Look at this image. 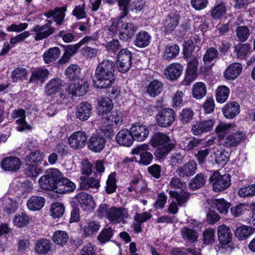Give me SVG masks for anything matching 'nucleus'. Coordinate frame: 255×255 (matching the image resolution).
<instances>
[{"label": "nucleus", "instance_id": "nucleus-1", "mask_svg": "<svg viewBox=\"0 0 255 255\" xmlns=\"http://www.w3.org/2000/svg\"><path fill=\"white\" fill-rule=\"evenodd\" d=\"M115 63L110 60H104L100 62L95 71L93 79L94 86L99 89L110 88L116 80Z\"/></svg>", "mask_w": 255, "mask_h": 255}, {"label": "nucleus", "instance_id": "nucleus-2", "mask_svg": "<svg viewBox=\"0 0 255 255\" xmlns=\"http://www.w3.org/2000/svg\"><path fill=\"white\" fill-rule=\"evenodd\" d=\"M231 175L229 174L221 175L215 171L209 178V183L215 192H221L227 189L231 185Z\"/></svg>", "mask_w": 255, "mask_h": 255}, {"label": "nucleus", "instance_id": "nucleus-3", "mask_svg": "<svg viewBox=\"0 0 255 255\" xmlns=\"http://www.w3.org/2000/svg\"><path fill=\"white\" fill-rule=\"evenodd\" d=\"M220 144L226 148L235 147L243 142L246 138V133L241 131L230 133L226 136H218Z\"/></svg>", "mask_w": 255, "mask_h": 255}, {"label": "nucleus", "instance_id": "nucleus-4", "mask_svg": "<svg viewBox=\"0 0 255 255\" xmlns=\"http://www.w3.org/2000/svg\"><path fill=\"white\" fill-rule=\"evenodd\" d=\"M59 177V170L52 168L47 170L44 175L39 179L38 182L41 188L46 190L54 191L56 182Z\"/></svg>", "mask_w": 255, "mask_h": 255}, {"label": "nucleus", "instance_id": "nucleus-5", "mask_svg": "<svg viewBox=\"0 0 255 255\" xmlns=\"http://www.w3.org/2000/svg\"><path fill=\"white\" fill-rule=\"evenodd\" d=\"M99 120H101L102 123L105 125L102 130L104 132L107 130L109 134H113L112 127L115 126L117 128L122 123L121 116L116 111L110 112L106 116L102 117Z\"/></svg>", "mask_w": 255, "mask_h": 255}, {"label": "nucleus", "instance_id": "nucleus-6", "mask_svg": "<svg viewBox=\"0 0 255 255\" xmlns=\"http://www.w3.org/2000/svg\"><path fill=\"white\" fill-rule=\"evenodd\" d=\"M129 217L128 210L123 207H112L109 208L107 219L110 223L114 224L122 223L125 224L126 220Z\"/></svg>", "mask_w": 255, "mask_h": 255}, {"label": "nucleus", "instance_id": "nucleus-7", "mask_svg": "<svg viewBox=\"0 0 255 255\" xmlns=\"http://www.w3.org/2000/svg\"><path fill=\"white\" fill-rule=\"evenodd\" d=\"M176 114L170 108H165L159 111L156 116L157 125L162 128L170 127L175 120Z\"/></svg>", "mask_w": 255, "mask_h": 255}, {"label": "nucleus", "instance_id": "nucleus-8", "mask_svg": "<svg viewBox=\"0 0 255 255\" xmlns=\"http://www.w3.org/2000/svg\"><path fill=\"white\" fill-rule=\"evenodd\" d=\"M45 22L43 25L37 24L32 29L31 31L35 34L34 39L36 41L47 38L55 32V28L52 26V20H46Z\"/></svg>", "mask_w": 255, "mask_h": 255}, {"label": "nucleus", "instance_id": "nucleus-9", "mask_svg": "<svg viewBox=\"0 0 255 255\" xmlns=\"http://www.w3.org/2000/svg\"><path fill=\"white\" fill-rule=\"evenodd\" d=\"M58 178L56 182L54 192L59 194H65L73 192L75 189V184L67 178L63 177L60 171Z\"/></svg>", "mask_w": 255, "mask_h": 255}, {"label": "nucleus", "instance_id": "nucleus-10", "mask_svg": "<svg viewBox=\"0 0 255 255\" xmlns=\"http://www.w3.org/2000/svg\"><path fill=\"white\" fill-rule=\"evenodd\" d=\"M87 134L83 131H77L68 138V144L74 149H80L83 148L87 143Z\"/></svg>", "mask_w": 255, "mask_h": 255}, {"label": "nucleus", "instance_id": "nucleus-11", "mask_svg": "<svg viewBox=\"0 0 255 255\" xmlns=\"http://www.w3.org/2000/svg\"><path fill=\"white\" fill-rule=\"evenodd\" d=\"M215 125L213 119L196 121L192 126L191 131L193 135L197 136L211 131Z\"/></svg>", "mask_w": 255, "mask_h": 255}, {"label": "nucleus", "instance_id": "nucleus-12", "mask_svg": "<svg viewBox=\"0 0 255 255\" xmlns=\"http://www.w3.org/2000/svg\"><path fill=\"white\" fill-rule=\"evenodd\" d=\"M149 146L146 144H143L137 146L132 150V153L134 154H139L140 158L138 163L143 165H148L150 164L153 160V156L151 153L147 151Z\"/></svg>", "mask_w": 255, "mask_h": 255}, {"label": "nucleus", "instance_id": "nucleus-13", "mask_svg": "<svg viewBox=\"0 0 255 255\" xmlns=\"http://www.w3.org/2000/svg\"><path fill=\"white\" fill-rule=\"evenodd\" d=\"M88 89L87 82L82 79H78L71 82L68 87V91L70 94L76 96L85 95Z\"/></svg>", "mask_w": 255, "mask_h": 255}, {"label": "nucleus", "instance_id": "nucleus-14", "mask_svg": "<svg viewBox=\"0 0 255 255\" xmlns=\"http://www.w3.org/2000/svg\"><path fill=\"white\" fill-rule=\"evenodd\" d=\"M106 143L105 138L99 134H93L87 141L88 148L96 153L101 152Z\"/></svg>", "mask_w": 255, "mask_h": 255}, {"label": "nucleus", "instance_id": "nucleus-15", "mask_svg": "<svg viewBox=\"0 0 255 255\" xmlns=\"http://www.w3.org/2000/svg\"><path fill=\"white\" fill-rule=\"evenodd\" d=\"M101 175L95 172L93 174L87 176H82L80 177V183L84 188L98 189L100 186Z\"/></svg>", "mask_w": 255, "mask_h": 255}, {"label": "nucleus", "instance_id": "nucleus-16", "mask_svg": "<svg viewBox=\"0 0 255 255\" xmlns=\"http://www.w3.org/2000/svg\"><path fill=\"white\" fill-rule=\"evenodd\" d=\"M75 199L84 210L90 211L94 208V201L90 195L85 192H80L75 196Z\"/></svg>", "mask_w": 255, "mask_h": 255}, {"label": "nucleus", "instance_id": "nucleus-17", "mask_svg": "<svg viewBox=\"0 0 255 255\" xmlns=\"http://www.w3.org/2000/svg\"><path fill=\"white\" fill-rule=\"evenodd\" d=\"M133 140L142 141L149 134L148 128L145 126L139 124L133 125L130 128Z\"/></svg>", "mask_w": 255, "mask_h": 255}, {"label": "nucleus", "instance_id": "nucleus-18", "mask_svg": "<svg viewBox=\"0 0 255 255\" xmlns=\"http://www.w3.org/2000/svg\"><path fill=\"white\" fill-rule=\"evenodd\" d=\"M197 164L194 160H190L184 165L179 166L176 170L177 174L180 177H189L193 175L196 171Z\"/></svg>", "mask_w": 255, "mask_h": 255}, {"label": "nucleus", "instance_id": "nucleus-19", "mask_svg": "<svg viewBox=\"0 0 255 255\" xmlns=\"http://www.w3.org/2000/svg\"><path fill=\"white\" fill-rule=\"evenodd\" d=\"M137 29V26L131 22L122 23L120 30V38L123 40H128L131 38Z\"/></svg>", "mask_w": 255, "mask_h": 255}, {"label": "nucleus", "instance_id": "nucleus-20", "mask_svg": "<svg viewBox=\"0 0 255 255\" xmlns=\"http://www.w3.org/2000/svg\"><path fill=\"white\" fill-rule=\"evenodd\" d=\"M133 138L130 130L123 129L116 135V141L120 145L130 147L133 142Z\"/></svg>", "mask_w": 255, "mask_h": 255}, {"label": "nucleus", "instance_id": "nucleus-21", "mask_svg": "<svg viewBox=\"0 0 255 255\" xmlns=\"http://www.w3.org/2000/svg\"><path fill=\"white\" fill-rule=\"evenodd\" d=\"M113 107L112 101L108 97H102L98 101L97 113L98 118L106 116L111 112Z\"/></svg>", "mask_w": 255, "mask_h": 255}, {"label": "nucleus", "instance_id": "nucleus-22", "mask_svg": "<svg viewBox=\"0 0 255 255\" xmlns=\"http://www.w3.org/2000/svg\"><path fill=\"white\" fill-rule=\"evenodd\" d=\"M21 165L19 158L14 156L6 157L1 162V168L5 171H15L18 170Z\"/></svg>", "mask_w": 255, "mask_h": 255}, {"label": "nucleus", "instance_id": "nucleus-23", "mask_svg": "<svg viewBox=\"0 0 255 255\" xmlns=\"http://www.w3.org/2000/svg\"><path fill=\"white\" fill-rule=\"evenodd\" d=\"M167 143H172L170 137L167 133L159 131L153 134L149 140V143L153 147L165 145Z\"/></svg>", "mask_w": 255, "mask_h": 255}, {"label": "nucleus", "instance_id": "nucleus-24", "mask_svg": "<svg viewBox=\"0 0 255 255\" xmlns=\"http://www.w3.org/2000/svg\"><path fill=\"white\" fill-rule=\"evenodd\" d=\"M182 71L183 67L180 64L174 63L166 68L164 74L167 79L175 80L180 76Z\"/></svg>", "mask_w": 255, "mask_h": 255}, {"label": "nucleus", "instance_id": "nucleus-25", "mask_svg": "<svg viewBox=\"0 0 255 255\" xmlns=\"http://www.w3.org/2000/svg\"><path fill=\"white\" fill-rule=\"evenodd\" d=\"M92 105L88 102L81 103L77 107L76 117L82 121L87 120L91 115Z\"/></svg>", "mask_w": 255, "mask_h": 255}, {"label": "nucleus", "instance_id": "nucleus-26", "mask_svg": "<svg viewBox=\"0 0 255 255\" xmlns=\"http://www.w3.org/2000/svg\"><path fill=\"white\" fill-rule=\"evenodd\" d=\"M217 234L220 244L226 245L232 242L233 235L230 229L226 225L219 226Z\"/></svg>", "mask_w": 255, "mask_h": 255}, {"label": "nucleus", "instance_id": "nucleus-27", "mask_svg": "<svg viewBox=\"0 0 255 255\" xmlns=\"http://www.w3.org/2000/svg\"><path fill=\"white\" fill-rule=\"evenodd\" d=\"M180 15L177 12H171L166 17L164 23L165 31L171 32L176 27L179 23Z\"/></svg>", "mask_w": 255, "mask_h": 255}, {"label": "nucleus", "instance_id": "nucleus-28", "mask_svg": "<svg viewBox=\"0 0 255 255\" xmlns=\"http://www.w3.org/2000/svg\"><path fill=\"white\" fill-rule=\"evenodd\" d=\"M242 70V66L239 63L231 64L226 69L224 73L225 79L229 80H233L238 77Z\"/></svg>", "mask_w": 255, "mask_h": 255}, {"label": "nucleus", "instance_id": "nucleus-29", "mask_svg": "<svg viewBox=\"0 0 255 255\" xmlns=\"http://www.w3.org/2000/svg\"><path fill=\"white\" fill-rule=\"evenodd\" d=\"M222 111L226 118L232 119L239 114L240 106L236 102H229L223 108Z\"/></svg>", "mask_w": 255, "mask_h": 255}, {"label": "nucleus", "instance_id": "nucleus-30", "mask_svg": "<svg viewBox=\"0 0 255 255\" xmlns=\"http://www.w3.org/2000/svg\"><path fill=\"white\" fill-rule=\"evenodd\" d=\"M100 227V223L98 221H89L83 227V235L85 237L95 235L99 231Z\"/></svg>", "mask_w": 255, "mask_h": 255}, {"label": "nucleus", "instance_id": "nucleus-31", "mask_svg": "<svg viewBox=\"0 0 255 255\" xmlns=\"http://www.w3.org/2000/svg\"><path fill=\"white\" fill-rule=\"evenodd\" d=\"M62 82L59 78L50 80L45 85V93L47 96L55 94L60 91L62 87Z\"/></svg>", "mask_w": 255, "mask_h": 255}, {"label": "nucleus", "instance_id": "nucleus-32", "mask_svg": "<svg viewBox=\"0 0 255 255\" xmlns=\"http://www.w3.org/2000/svg\"><path fill=\"white\" fill-rule=\"evenodd\" d=\"M163 84L157 80L150 81L146 87V92L152 97L159 95L163 91Z\"/></svg>", "mask_w": 255, "mask_h": 255}, {"label": "nucleus", "instance_id": "nucleus-33", "mask_svg": "<svg viewBox=\"0 0 255 255\" xmlns=\"http://www.w3.org/2000/svg\"><path fill=\"white\" fill-rule=\"evenodd\" d=\"M49 74L48 70L45 68H39L36 70L32 72L31 77L29 79V83H34L42 84L45 78L47 77Z\"/></svg>", "mask_w": 255, "mask_h": 255}, {"label": "nucleus", "instance_id": "nucleus-34", "mask_svg": "<svg viewBox=\"0 0 255 255\" xmlns=\"http://www.w3.org/2000/svg\"><path fill=\"white\" fill-rule=\"evenodd\" d=\"M51 249V243L49 240L41 239L37 241L34 249L38 255H46Z\"/></svg>", "mask_w": 255, "mask_h": 255}, {"label": "nucleus", "instance_id": "nucleus-35", "mask_svg": "<svg viewBox=\"0 0 255 255\" xmlns=\"http://www.w3.org/2000/svg\"><path fill=\"white\" fill-rule=\"evenodd\" d=\"M203 139L194 136L186 138L183 142V149L187 152L196 150L202 144Z\"/></svg>", "mask_w": 255, "mask_h": 255}, {"label": "nucleus", "instance_id": "nucleus-36", "mask_svg": "<svg viewBox=\"0 0 255 255\" xmlns=\"http://www.w3.org/2000/svg\"><path fill=\"white\" fill-rule=\"evenodd\" d=\"M45 201V199L42 197L33 196L28 200L27 206L30 210H39L43 207Z\"/></svg>", "mask_w": 255, "mask_h": 255}, {"label": "nucleus", "instance_id": "nucleus-37", "mask_svg": "<svg viewBox=\"0 0 255 255\" xmlns=\"http://www.w3.org/2000/svg\"><path fill=\"white\" fill-rule=\"evenodd\" d=\"M81 43H78L76 44L68 45L65 48V52L62 57L59 60V62L61 64H65L67 62L69 59L75 53L78 49L81 47Z\"/></svg>", "mask_w": 255, "mask_h": 255}, {"label": "nucleus", "instance_id": "nucleus-38", "mask_svg": "<svg viewBox=\"0 0 255 255\" xmlns=\"http://www.w3.org/2000/svg\"><path fill=\"white\" fill-rule=\"evenodd\" d=\"M206 180L207 177L204 174L198 173L191 179L189 184V187L192 190L198 189L205 184Z\"/></svg>", "mask_w": 255, "mask_h": 255}, {"label": "nucleus", "instance_id": "nucleus-39", "mask_svg": "<svg viewBox=\"0 0 255 255\" xmlns=\"http://www.w3.org/2000/svg\"><path fill=\"white\" fill-rule=\"evenodd\" d=\"M219 52L215 48L210 47L208 48L203 56V60L204 63L209 68H211L214 65L213 61L217 58Z\"/></svg>", "mask_w": 255, "mask_h": 255}, {"label": "nucleus", "instance_id": "nucleus-40", "mask_svg": "<svg viewBox=\"0 0 255 255\" xmlns=\"http://www.w3.org/2000/svg\"><path fill=\"white\" fill-rule=\"evenodd\" d=\"M150 40V35L146 31H141L136 35L134 43L137 47H145L149 45Z\"/></svg>", "mask_w": 255, "mask_h": 255}, {"label": "nucleus", "instance_id": "nucleus-41", "mask_svg": "<svg viewBox=\"0 0 255 255\" xmlns=\"http://www.w3.org/2000/svg\"><path fill=\"white\" fill-rule=\"evenodd\" d=\"M60 53L61 51L59 48L56 47L51 48L44 53L43 58L46 63H50L58 59Z\"/></svg>", "mask_w": 255, "mask_h": 255}, {"label": "nucleus", "instance_id": "nucleus-42", "mask_svg": "<svg viewBox=\"0 0 255 255\" xmlns=\"http://www.w3.org/2000/svg\"><path fill=\"white\" fill-rule=\"evenodd\" d=\"M169 194L172 198H174L179 206L184 205L187 202L190 197V193L187 191H181L177 192L175 191L170 190Z\"/></svg>", "mask_w": 255, "mask_h": 255}, {"label": "nucleus", "instance_id": "nucleus-43", "mask_svg": "<svg viewBox=\"0 0 255 255\" xmlns=\"http://www.w3.org/2000/svg\"><path fill=\"white\" fill-rule=\"evenodd\" d=\"M187 58V72L188 75L192 77H194L196 75L199 65L198 58L197 56L192 55L186 57Z\"/></svg>", "mask_w": 255, "mask_h": 255}, {"label": "nucleus", "instance_id": "nucleus-44", "mask_svg": "<svg viewBox=\"0 0 255 255\" xmlns=\"http://www.w3.org/2000/svg\"><path fill=\"white\" fill-rule=\"evenodd\" d=\"M161 146V147L157 148L154 152L155 156L158 159L165 158L175 147V144L173 143H167Z\"/></svg>", "mask_w": 255, "mask_h": 255}, {"label": "nucleus", "instance_id": "nucleus-45", "mask_svg": "<svg viewBox=\"0 0 255 255\" xmlns=\"http://www.w3.org/2000/svg\"><path fill=\"white\" fill-rule=\"evenodd\" d=\"M253 233V230L250 227L243 225L238 227L235 231V236L240 240L247 239Z\"/></svg>", "mask_w": 255, "mask_h": 255}, {"label": "nucleus", "instance_id": "nucleus-46", "mask_svg": "<svg viewBox=\"0 0 255 255\" xmlns=\"http://www.w3.org/2000/svg\"><path fill=\"white\" fill-rule=\"evenodd\" d=\"M227 7L224 2L215 5L211 10V15L214 19H219L222 17L227 12Z\"/></svg>", "mask_w": 255, "mask_h": 255}, {"label": "nucleus", "instance_id": "nucleus-47", "mask_svg": "<svg viewBox=\"0 0 255 255\" xmlns=\"http://www.w3.org/2000/svg\"><path fill=\"white\" fill-rule=\"evenodd\" d=\"M181 235L184 240L191 243L197 241L198 237V233L195 230L188 227H184L181 229Z\"/></svg>", "mask_w": 255, "mask_h": 255}, {"label": "nucleus", "instance_id": "nucleus-48", "mask_svg": "<svg viewBox=\"0 0 255 255\" xmlns=\"http://www.w3.org/2000/svg\"><path fill=\"white\" fill-rule=\"evenodd\" d=\"M207 90L205 84L202 82L195 83L192 88L193 97L196 99L203 98L206 94Z\"/></svg>", "mask_w": 255, "mask_h": 255}, {"label": "nucleus", "instance_id": "nucleus-49", "mask_svg": "<svg viewBox=\"0 0 255 255\" xmlns=\"http://www.w3.org/2000/svg\"><path fill=\"white\" fill-rule=\"evenodd\" d=\"M230 94L229 89L225 86H220L216 90V99L218 103H224L228 99Z\"/></svg>", "mask_w": 255, "mask_h": 255}, {"label": "nucleus", "instance_id": "nucleus-50", "mask_svg": "<svg viewBox=\"0 0 255 255\" xmlns=\"http://www.w3.org/2000/svg\"><path fill=\"white\" fill-rule=\"evenodd\" d=\"M180 48L178 45H167L164 50V54L163 55L164 59L168 60H171L175 58L179 54Z\"/></svg>", "mask_w": 255, "mask_h": 255}, {"label": "nucleus", "instance_id": "nucleus-51", "mask_svg": "<svg viewBox=\"0 0 255 255\" xmlns=\"http://www.w3.org/2000/svg\"><path fill=\"white\" fill-rule=\"evenodd\" d=\"M44 156V154L39 151L31 152L25 158V162L27 164H33L34 165L41 163Z\"/></svg>", "mask_w": 255, "mask_h": 255}, {"label": "nucleus", "instance_id": "nucleus-52", "mask_svg": "<svg viewBox=\"0 0 255 255\" xmlns=\"http://www.w3.org/2000/svg\"><path fill=\"white\" fill-rule=\"evenodd\" d=\"M66 11L67 6L62 7H56L53 9V20L56 22V25H62L65 16V12Z\"/></svg>", "mask_w": 255, "mask_h": 255}, {"label": "nucleus", "instance_id": "nucleus-53", "mask_svg": "<svg viewBox=\"0 0 255 255\" xmlns=\"http://www.w3.org/2000/svg\"><path fill=\"white\" fill-rule=\"evenodd\" d=\"M235 52H236V56L238 59H243L249 52L251 49V45L249 43L242 44L238 43L234 46Z\"/></svg>", "mask_w": 255, "mask_h": 255}, {"label": "nucleus", "instance_id": "nucleus-54", "mask_svg": "<svg viewBox=\"0 0 255 255\" xmlns=\"http://www.w3.org/2000/svg\"><path fill=\"white\" fill-rule=\"evenodd\" d=\"M81 73V68L77 64L70 65L66 70L65 74L70 80H78Z\"/></svg>", "mask_w": 255, "mask_h": 255}, {"label": "nucleus", "instance_id": "nucleus-55", "mask_svg": "<svg viewBox=\"0 0 255 255\" xmlns=\"http://www.w3.org/2000/svg\"><path fill=\"white\" fill-rule=\"evenodd\" d=\"M69 239V236L65 231H57L52 236L53 241L57 245L63 246L66 244Z\"/></svg>", "mask_w": 255, "mask_h": 255}, {"label": "nucleus", "instance_id": "nucleus-56", "mask_svg": "<svg viewBox=\"0 0 255 255\" xmlns=\"http://www.w3.org/2000/svg\"><path fill=\"white\" fill-rule=\"evenodd\" d=\"M214 207L222 214H227L231 206V203L224 199H215L213 202Z\"/></svg>", "mask_w": 255, "mask_h": 255}, {"label": "nucleus", "instance_id": "nucleus-57", "mask_svg": "<svg viewBox=\"0 0 255 255\" xmlns=\"http://www.w3.org/2000/svg\"><path fill=\"white\" fill-rule=\"evenodd\" d=\"M0 204L7 213H10L14 211L15 202L6 196L0 199Z\"/></svg>", "mask_w": 255, "mask_h": 255}, {"label": "nucleus", "instance_id": "nucleus-58", "mask_svg": "<svg viewBox=\"0 0 255 255\" xmlns=\"http://www.w3.org/2000/svg\"><path fill=\"white\" fill-rule=\"evenodd\" d=\"M28 75L27 70L24 68L19 67L14 69L11 74V78L13 82H17L25 79Z\"/></svg>", "mask_w": 255, "mask_h": 255}, {"label": "nucleus", "instance_id": "nucleus-59", "mask_svg": "<svg viewBox=\"0 0 255 255\" xmlns=\"http://www.w3.org/2000/svg\"><path fill=\"white\" fill-rule=\"evenodd\" d=\"M29 222V218L26 214L21 213L14 216L13 222L14 225L19 227H23L28 225Z\"/></svg>", "mask_w": 255, "mask_h": 255}, {"label": "nucleus", "instance_id": "nucleus-60", "mask_svg": "<svg viewBox=\"0 0 255 255\" xmlns=\"http://www.w3.org/2000/svg\"><path fill=\"white\" fill-rule=\"evenodd\" d=\"M236 126L234 124H227L225 123H220L216 127L215 131L217 133L222 135V133L231 132L235 130Z\"/></svg>", "mask_w": 255, "mask_h": 255}, {"label": "nucleus", "instance_id": "nucleus-61", "mask_svg": "<svg viewBox=\"0 0 255 255\" xmlns=\"http://www.w3.org/2000/svg\"><path fill=\"white\" fill-rule=\"evenodd\" d=\"M65 211L64 207L60 203L51 205L50 211L51 216L54 218H59L63 216Z\"/></svg>", "mask_w": 255, "mask_h": 255}, {"label": "nucleus", "instance_id": "nucleus-62", "mask_svg": "<svg viewBox=\"0 0 255 255\" xmlns=\"http://www.w3.org/2000/svg\"><path fill=\"white\" fill-rule=\"evenodd\" d=\"M113 236V231L111 228L104 229L97 237L98 241L101 243H105L110 241Z\"/></svg>", "mask_w": 255, "mask_h": 255}, {"label": "nucleus", "instance_id": "nucleus-63", "mask_svg": "<svg viewBox=\"0 0 255 255\" xmlns=\"http://www.w3.org/2000/svg\"><path fill=\"white\" fill-rule=\"evenodd\" d=\"M250 30L246 26H238L236 29L237 36L241 42L246 41L250 35Z\"/></svg>", "mask_w": 255, "mask_h": 255}, {"label": "nucleus", "instance_id": "nucleus-64", "mask_svg": "<svg viewBox=\"0 0 255 255\" xmlns=\"http://www.w3.org/2000/svg\"><path fill=\"white\" fill-rule=\"evenodd\" d=\"M238 194L242 197L255 196V183L240 188L238 191Z\"/></svg>", "mask_w": 255, "mask_h": 255}]
</instances>
